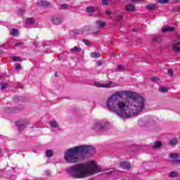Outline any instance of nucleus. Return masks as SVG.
Instances as JSON below:
<instances>
[{"mask_svg":"<svg viewBox=\"0 0 180 180\" xmlns=\"http://www.w3.org/2000/svg\"><path fill=\"white\" fill-rule=\"evenodd\" d=\"M46 175H50V172H46Z\"/></svg>","mask_w":180,"mask_h":180,"instance_id":"obj_54","label":"nucleus"},{"mask_svg":"<svg viewBox=\"0 0 180 180\" xmlns=\"http://www.w3.org/2000/svg\"><path fill=\"white\" fill-rule=\"evenodd\" d=\"M51 20L52 23L56 25H61V23H63V18L58 15H53Z\"/></svg>","mask_w":180,"mask_h":180,"instance_id":"obj_8","label":"nucleus"},{"mask_svg":"<svg viewBox=\"0 0 180 180\" xmlns=\"http://www.w3.org/2000/svg\"><path fill=\"white\" fill-rule=\"evenodd\" d=\"M53 152L52 150H50V149L46 150V157H47L48 158H51V157L53 155Z\"/></svg>","mask_w":180,"mask_h":180,"instance_id":"obj_25","label":"nucleus"},{"mask_svg":"<svg viewBox=\"0 0 180 180\" xmlns=\"http://www.w3.org/2000/svg\"><path fill=\"white\" fill-rule=\"evenodd\" d=\"M41 6H44V8L49 6L50 3L49 1H41L40 3Z\"/></svg>","mask_w":180,"mask_h":180,"instance_id":"obj_27","label":"nucleus"},{"mask_svg":"<svg viewBox=\"0 0 180 180\" xmlns=\"http://www.w3.org/2000/svg\"><path fill=\"white\" fill-rule=\"evenodd\" d=\"M143 0H131V2H134V4L137 2H142Z\"/></svg>","mask_w":180,"mask_h":180,"instance_id":"obj_49","label":"nucleus"},{"mask_svg":"<svg viewBox=\"0 0 180 180\" xmlns=\"http://www.w3.org/2000/svg\"><path fill=\"white\" fill-rule=\"evenodd\" d=\"M146 9H148V11H154L155 9V5L154 4H148L146 5Z\"/></svg>","mask_w":180,"mask_h":180,"instance_id":"obj_26","label":"nucleus"},{"mask_svg":"<svg viewBox=\"0 0 180 180\" xmlns=\"http://www.w3.org/2000/svg\"><path fill=\"white\" fill-rule=\"evenodd\" d=\"M117 70H118V71H122V70H124V67H123L122 65H119L117 66Z\"/></svg>","mask_w":180,"mask_h":180,"instance_id":"obj_43","label":"nucleus"},{"mask_svg":"<svg viewBox=\"0 0 180 180\" xmlns=\"http://www.w3.org/2000/svg\"><path fill=\"white\" fill-rule=\"evenodd\" d=\"M151 81H153V82H158V81H160V79L155 77H151Z\"/></svg>","mask_w":180,"mask_h":180,"instance_id":"obj_41","label":"nucleus"},{"mask_svg":"<svg viewBox=\"0 0 180 180\" xmlns=\"http://www.w3.org/2000/svg\"><path fill=\"white\" fill-rule=\"evenodd\" d=\"M111 85H112V82L105 84H101L98 82L96 83V86H98V88H110Z\"/></svg>","mask_w":180,"mask_h":180,"instance_id":"obj_12","label":"nucleus"},{"mask_svg":"<svg viewBox=\"0 0 180 180\" xmlns=\"http://www.w3.org/2000/svg\"><path fill=\"white\" fill-rule=\"evenodd\" d=\"M79 33V31H78L77 30H70L69 32V36H71L72 37H74L75 34H78Z\"/></svg>","mask_w":180,"mask_h":180,"instance_id":"obj_22","label":"nucleus"},{"mask_svg":"<svg viewBox=\"0 0 180 180\" xmlns=\"http://www.w3.org/2000/svg\"><path fill=\"white\" fill-rule=\"evenodd\" d=\"M175 28L174 27H167L165 28H162V32L163 33H167V32H174Z\"/></svg>","mask_w":180,"mask_h":180,"instance_id":"obj_17","label":"nucleus"},{"mask_svg":"<svg viewBox=\"0 0 180 180\" xmlns=\"http://www.w3.org/2000/svg\"><path fill=\"white\" fill-rule=\"evenodd\" d=\"M159 92H161L162 94H165V92H168V88L161 87L159 89Z\"/></svg>","mask_w":180,"mask_h":180,"instance_id":"obj_29","label":"nucleus"},{"mask_svg":"<svg viewBox=\"0 0 180 180\" xmlns=\"http://www.w3.org/2000/svg\"><path fill=\"white\" fill-rule=\"evenodd\" d=\"M96 65L97 67H101V65H102V61L101 60L97 61Z\"/></svg>","mask_w":180,"mask_h":180,"instance_id":"obj_45","label":"nucleus"},{"mask_svg":"<svg viewBox=\"0 0 180 180\" xmlns=\"http://www.w3.org/2000/svg\"><path fill=\"white\" fill-rule=\"evenodd\" d=\"M5 46V44L3 45H1V47H4Z\"/></svg>","mask_w":180,"mask_h":180,"instance_id":"obj_55","label":"nucleus"},{"mask_svg":"<svg viewBox=\"0 0 180 180\" xmlns=\"http://www.w3.org/2000/svg\"><path fill=\"white\" fill-rule=\"evenodd\" d=\"M153 41H158V37H154L153 39Z\"/></svg>","mask_w":180,"mask_h":180,"instance_id":"obj_50","label":"nucleus"},{"mask_svg":"<svg viewBox=\"0 0 180 180\" xmlns=\"http://www.w3.org/2000/svg\"><path fill=\"white\" fill-rule=\"evenodd\" d=\"M82 165V168L84 171H87V176L89 174H98V172H101V169L99 167L95 166V160H91L85 164H80Z\"/></svg>","mask_w":180,"mask_h":180,"instance_id":"obj_4","label":"nucleus"},{"mask_svg":"<svg viewBox=\"0 0 180 180\" xmlns=\"http://www.w3.org/2000/svg\"><path fill=\"white\" fill-rule=\"evenodd\" d=\"M68 5H67V4H61L60 9H68Z\"/></svg>","mask_w":180,"mask_h":180,"instance_id":"obj_39","label":"nucleus"},{"mask_svg":"<svg viewBox=\"0 0 180 180\" xmlns=\"http://www.w3.org/2000/svg\"><path fill=\"white\" fill-rule=\"evenodd\" d=\"M125 10L127 12H134V11H136V7L133 4H127L125 6Z\"/></svg>","mask_w":180,"mask_h":180,"instance_id":"obj_11","label":"nucleus"},{"mask_svg":"<svg viewBox=\"0 0 180 180\" xmlns=\"http://www.w3.org/2000/svg\"><path fill=\"white\" fill-rule=\"evenodd\" d=\"M0 54H4V51L2 50H0Z\"/></svg>","mask_w":180,"mask_h":180,"instance_id":"obj_53","label":"nucleus"},{"mask_svg":"<svg viewBox=\"0 0 180 180\" xmlns=\"http://www.w3.org/2000/svg\"><path fill=\"white\" fill-rule=\"evenodd\" d=\"M169 0H158V4H167Z\"/></svg>","mask_w":180,"mask_h":180,"instance_id":"obj_36","label":"nucleus"},{"mask_svg":"<svg viewBox=\"0 0 180 180\" xmlns=\"http://www.w3.org/2000/svg\"><path fill=\"white\" fill-rule=\"evenodd\" d=\"M179 44H180V41H178L176 44H172L173 51H176V53H180V47L179 46Z\"/></svg>","mask_w":180,"mask_h":180,"instance_id":"obj_13","label":"nucleus"},{"mask_svg":"<svg viewBox=\"0 0 180 180\" xmlns=\"http://www.w3.org/2000/svg\"><path fill=\"white\" fill-rule=\"evenodd\" d=\"M167 72L169 77H174V70L172 69H169Z\"/></svg>","mask_w":180,"mask_h":180,"instance_id":"obj_35","label":"nucleus"},{"mask_svg":"<svg viewBox=\"0 0 180 180\" xmlns=\"http://www.w3.org/2000/svg\"><path fill=\"white\" fill-rule=\"evenodd\" d=\"M146 99L134 91H118L107 101V108L122 119H130L144 110Z\"/></svg>","mask_w":180,"mask_h":180,"instance_id":"obj_1","label":"nucleus"},{"mask_svg":"<svg viewBox=\"0 0 180 180\" xmlns=\"http://www.w3.org/2000/svg\"><path fill=\"white\" fill-rule=\"evenodd\" d=\"M120 165L122 169H130L131 166L130 165V163L127 161L121 162L120 163Z\"/></svg>","mask_w":180,"mask_h":180,"instance_id":"obj_9","label":"nucleus"},{"mask_svg":"<svg viewBox=\"0 0 180 180\" xmlns=\"http://www.w3.org/2000/svg\"><path fill=\"white\" fill-rule=\"evenodd\" d=\"M55 77H58V73L56 72L55 73Z\"/></svg>","mask_w":180,"mask_h":180,"instance_id":"obj_51","label":"nucleus"},{"mask_svg":"<svg viewBox=\"0 0 180 180\" xmlns=\"http://www.w3.org/2000/svg\"><path fill=\"white\" fill-rule=\"evenodd\" d=\"M16 126L18 127V131H22L29 126L30 122L27 120H20L15 122Z\"/></svg>","mask_w":180,"mask_h":180,"instance_id":"obj_6","label":"nucleus"},{"mask_svg":"<svg viewBox=\"0 0 180 180\" xmlns=\"http://www.w3.org/2000/svg\"><path fill=\"white\" fill-rule=\"evenodd\" d=\"M172 4H179L180 0H172Z\"/></svg>","mask_w":180,"mask_h":180,"instance_id":"obj_46","label":"nucleus"},{"mask_svg":"<svg viewBox=\"0 0 180 180\" xmlns=\"http://www.w3.org/2000/svg\"><path fill=\"white\" fill-rule=\"evenodd\" d=\"M109 0H101V4L103 6H108L109 5Z\"/></svg>","mask_w":180,"mask_h":180,"instance_id":"obj_32","label":"nucleus"},{"mask_svg":"<svg viewBox=\"0 0 180 180\" xmlns=\"http://www.w3.org/2000/svg\"><path fill=\"white\" fill-rule=\"evenodd\" d=\"M95 147L93 146L81 145L68 149L65 152V161L69 164H75L83 161L84 158L95 155Z\"/></svg>","mask_w":180,"mask_h":180,"instance_id":"obj_2","label":"nucleus"},{"mask_svg":"<svg viewBox=\"0 0 180 180\" xmlns=\"http://www.w3.org/2000/svg\"><path fill=\"white\" fill-rule=\"evenodd\" d=\"M123 19V15H117L116 18L117 22H120Z\"/></svg>","mask_w":180,"mask_h":180,"instance_id":"obj_38","label":"nucleus"},{"mask_svg":"<svg viewBox=\"0 0 180 180\" xmlns=\"http://www.w3.org/2000/svg\"><path fill=\"white\" fill-rule=\"evenodd\" d=\"M134 32H137V30H134Z\"/></svg>","mask_w":180,"mask_h":180,"instance_id":"obj_57","label":"nucleus"},{"mask_svg":"<svg viewBox=\"0 0 180 180\" xmlns=\"http://www.w3.org/2000/svg\"><path fill=\"white\" fill-rule=\"evenodd\" d=\"M176 176H178V172H176V171L169 173V178H175Z\"/></svg>","mask_w":180,"mask_h":180,"instance_id":"obj_23","label":"nucleus"},{"mask_svg":"<svg viewBox=\"0 0 180 180\" xmlns=\"http://www.w3.org/2000/svg\"><path fill=\"white\" fill-rule=\"evenodd\" d=\"M101 53L99 52H92L91 53V58H99L101 57Z\"/></svg>","mask_w":180,"mask_h":180,"instance_id":"obj_19","label":"nucleus"},{"mask_svg":"<svg viewBox=\"0 0 180 180\" xmlns=\"http://www.w3.org/2000/svg\"><path fill=\"white\" fill-rule=\"evenodd\" d=\"M13 61H22V58H20V56L13 57Z\"/></svg>","mask_w":180,"mask_h":180,"instance_id":"obj_33","label":"nucleus"},{"mask_svg":"<svg viewBox=\"0 0 180 180\" xmlns=\"http://www.w3.org/2000/svg\"><path fill=\"white\" fill-rule=\"evenodd\" d=\"M169 157L173 160V161H172L173 164H176V165H179L180 160L178 159V158H179V153H170L169 155Z\"/></svg>","mask_w":180,"mask_h":180,"instance_id":"obj_7","label":"nucleus"},{"mask_svg":"<svg viewBox=\"0 0 180 180\" xmlns=\"http://www.w3.org/2000/svg\"><path fill=\"white\" fill-rule=\"evenodd\" d=\"M6 88H8V83H1V87L0 89L4 90V89H6Z\"/></svg>","mask_w":180,"mask_h":180,"instance_id":"obj_30","label":"nucleus"},{"mask_svg":"<svg viewBox=\"0 0 180 180\" xmlns=\"http://www.w3.org/2000/svg\"><path fill=\"white\" fill-rule=\"evenodd\" d=\"M105 15H108V16H110V15H112V12L111 11H109V10H107L105 11Z\"/></svg>","mask_w":180,"mask_h":180,"instance_id":"obj_47","label":"nucleus"},{"mask_svg":"<svg viewBox=\"0 0 180 180\" xmlns=\"http://www.w3.org/2000/svg\"><path fill=\"white\" fill-rule=\"evenodd\" d=\"M108 127L109 122L98 121L95 123L94 127H93V130H94V131H103L105 130H108Z\"/></svg>","mask_w":180,"mask_h":180,"instance_id":"obj_5","label":"nucleus"},{"mask_svg":"<svg viewBox=\"0 0 180 180\" xmlns=\"http://www.w3.org/2000/svg\"><path fill=\"white\" fill-rule=\"evenodd\" d=\"M51 126L53 128L56 129V127H58V124H57V122L56 121H51L50 122Z\"/></svg>","mask_w":180,"mask_h":180,"instance_id":"obj_31","label":"nucleus"},{"mask_svg":"<svg viewBox=\"0 0 180 180\" xmlns=\"http://www.w3.org/2000/svg\"><path fill=\"white\" fill-rule=\"evenodd\" d=\"M18 32L16 29H12L11 31V36H18Z\"/></svg>","mask_w":180,"mask_h":180,"instance_id":"obj_28","label":"nucleus"},{"mask_svg":"<svg viewBox=\"0 0 180 180\" xmlns=\"http://www.w3.org/2000/svg\"><path fill=\"white\" fill-rule=\"evenodd\" d=\"M13 101V102H19V97L18 96H14Z\"/></svg>","mask_w":180,"mask_h":180,"instance_id":"obj_42","label":"nucleus"},{"mask_svg":"<svg viewBox=\"0 0 180 180\" xmlns=\"http://www.w3.org/2000/svg\"><path fill=\"white\" fill-rule=\"evenodd\" d=\"M113 43H114L113 41H111V44H113Z\"/></svg>","mask_w":180,"mask_h":180,"instance_id":"obj_56","label":"nucleus"},{"mask_svg":"<svg viewBox=\"0 0 180 180\" xmlns=\"http://www.w3.org/2000/svg\"><path fill=\"white\" fill-rule=\"evenodd\" d=\"M66 172L75 179H81L88 176V170H84L81 164L75 165L73 167H68Z\"/></svg>","mask_w":180,"mask_h":180,"instance_id":"obj_3","label":"nucleus"},{"mask_svg":"<svg viewBox=\"0 0 180 180\" xmlns=\"http://www.w3.org/2000/svg\"><path fill=\"white\" fill-rule=\"evenodd\" d=\"M18 112H20V109L17 108L16 107L7 108L8 113H18Z\"/></svg>","mask_w":180,"mask_h":180,"instance_id":"obj_14","label":"nucleus"},{"mask_svg":"<svg viewBox=\"0 0 180 180\" xmlns=\"http://www.w3.org/2000/svg\"><path fill=\"white\" fill-rule=\"evenodd\" d=\"M15 69L16 70H22V66L20 64H17L15 65Z\"/></svg>","mask_w":180,"mask_h":180,"instance_id":"obj_44","label":"nucleus"},{"mask_svg":"<svg viewBox=\"0 0 180 180\" xmlns=\"http://www.w3.org/2000/svg\"><path fill=\"white\" fill-rule=\"evenodd\" d=\"M172 12H174L176 15L180 14V6H176L173 8Z\"/></svg>","mask_w":180,"mask_h":180,"instance_id":"obj_21","label":"nucleus"},{"mask_svg":"<svg viewBox=\"0 0 180 180\" xmlns=\"http://www.w3.org/2000/svg\"><path fill=\"white\" fill-rule=\"evenodd\" d=\"M96 25L97 27H98L99 29H102L103 27H105V26H106V22L103 21H97L96 22Z\"/></svg>","mask_w":180,"mask_h":180,"instance_id":"obj_15","label":"nucleus"},{"mask_svg":"<svg viewBox=\"0 0 180 180\" xmlns=\"http://www.w3.org/2000/svg\"><path fill=\"white\" fill-rule=\"evenodd\" d=\"M70 51L72 53H79L81 51V48H79L78 46H75L74 48L70 49Z\"/></svg>","mask_w":180,"mask_h":180,"instance_id":"obj_24","label":"nucleus"},{"mask_svg":"<svg viewBox=\"0 0 180 180\" xmlns=\"http://www.w3.org/2000/svg\"><path fill=\"white\" fill-rule=\"evenodd\" d=\"M26 25H33L34 23V18H27L25 20Z\"/></svg>","mask_w":180,"mask_h":180,"instance_id":"obj_18","label":"nucleus"},{"mask_svg":"<svg viewBox=\"0 0 180 180\" xmlns=\"http://www.w3.org/2000/svg\"><path fill=\"white\" fill-rule=\"evenodd\" d=\"M86 11L88 12V13H94L96 11V8L94 6H88L86 7Z\"/></svg>","mask_w":180,"mask_h":180,"instance_id":"obj_16","label":"nucleus"},{"mask_svg":"<svg viewBox=\"0 0 180 180\" xmlns=\"http://www.w3.org/2000/svg\"><path fill=\"white\" fill-rule=\"evenodd\" d=\"M169 144L170 146H176V144H178V139L174 138L173 139L169 140Z\"/></svg>","mask_w":180,"mask_h":180,"instance_id":"obj_20","label":"nucleus"},{"mask_svg":"<svg viewBox=\"0 0 180 180\" xmlns=\"http://www.w3.org/2000/svg\"><path fill=\"white\" fill-rule=\"evenodd\" d=\"M19 46H23V42L20 41V42H16L15 44V47H19Z\"/></svg>","mask_w":180,"mask_h":180,"instance_id":"obj_40","label":"nucleus"},{"mask_svg":"<svg viewBox=\"0 0 180 180\" xmlns=\"http://www.w3.org/2000/svg\"><path fill=\"white\" fill-rule=\"evenodd\" d=\"M83 43H84L86 46H91V42H89L88 39H83Z\"/></svg>","mask_w":180,"mask_h":180,"instance_id":"obj_37","label":"nucleus"},{"mask_svg":"<svg viewBox=\"0 0 180 180\" xmlns=\"http://www.w3.org/2000/svg\"><path fill=\"white\" fill-rule=\"evenodd\" d=\"M40 42H33V44H34V46L36 47V48H37V47H39V44Z\"/></svg>","mask_w":180,"mask_h":180,"instance_id":"obj_48","label":"nucleus"},{"mask_svg":"<svg viewBox=\"0 0 180 180\" xmlns=\"http://www.w3.org/2000/svg\"><path fill=\"white\" fill-rule=\"evenodd\" d=\"M164 144L162 143V142H161V141H156L153 145L151 146V147L154 149V150H158V148H161V147H162Z\"/></svg>","mask_w":180,"mask_h":180,"instance_id":"obj_10","label":"nucleus"},{"mask_svg":"<svg viewBox=\"0 0 180 180\" xmlns=\"http://www.w3.org/2000/svg\"><path fill=\"white\" fill-rule=\"evenodd\" d=\"M47 46H51V41H47L44 42L43 47H47Z\"/></svg>","mask_w":180,"mask_h":180,"instance_id":"obj_34","label":"nucleus"},{"mask_svg":"<svg viewBox=\"0 0 180 180\" xmlns=\"http://www.w3.org/2000/svg\"><path fill=\"white\" fill-rule=\"evenodd\" d=\"M98 32H93V34H94L95 36H96V34H98Z\"/></svg>","mask_w":180,"mask_h":180,"instance_id":"obj_52","label":"nucleus"}]
</instances>
